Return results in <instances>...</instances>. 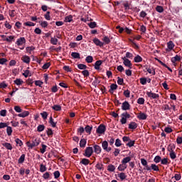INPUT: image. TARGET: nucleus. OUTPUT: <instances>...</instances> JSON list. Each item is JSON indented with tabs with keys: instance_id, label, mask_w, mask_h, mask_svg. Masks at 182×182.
<instances>
[{
	"instance_id": "f257e3e1",
	"label": "nucleus",
	"mask_w": 182,
	"mask_h": 182,
	"mask_svg": "<svg viewBox=\"0 0 182 182\" xmlns=\"http://www.w3.org/2000/svg\"><path fill=\"white\" fill-rule=\"evenodd\" d=\"M39 143H40L39 140L34 139L32 141V144H31L30 141H27L26 145L30 149H33V147H36V146H39Z\"/></svg>"
},
{
	"instance_id": "f03ea898",
	"label": "nucleus",
	"mask_w": 182,
	"mask_h": 182,
	"mask_svg": "<svg viewBox=\"0 0 182 182\" xmlns=\"http://www.w3.org/2000/svg\"><path fill=\"white\" fill-rule=\"evenodd\" d=\"M92 154H93V148L90 146L87 147L84 156H85V157H90Z\"/></svg>"
},
{
	"instance_id": "7ed1b4c3",
	"label": "nucleus",
	"mask_w": 182,
	"mask_h": 182,
	"mask_svg": "<svg viewBox=\"0 0 182 182\" xmlns=\"http://www.w3.org/2000/svg\"><path fill=\"white\" fill-rule=\"evenodd\" d=\"M106 132V126L100 124L97 129V133L98 134H103Z\"/></svg>"
},
{
	"instance_id": "20e7f679",
	"label": "nucleus",
	"mask_w": 182,
	"mask_h": 182,
	"mask_svg": "<svg viewBox=\"0 0 182 182\" xmlns=\"http://www.w3.org/2000/svg\"><path fill=\"white\" fill-rule=\"evenodd\" d=\"M122 110H130V104H129V102H124L122 103Z\"/></svg>"
},
{
	"instance_id": "39448f33",
	"label": "nucleus",
	"mask_w": 182,
	"mask_h": 182,
	"mask_svg": "<svg viewBox=\"0 0 182 182\" xmlns=\"http://www.w3.org/2000/svg\"><path fill=\"white\" fill-rule=\"evenodd\" d=\"M122 59L124 60V65L132 69V62L129 59L126 58V57H124Z\"/></svg>"
},
{
	"instance_id": "423d86ee",
	"label": "nucleus",
	"mask_w": 182,
	"mask_h": 182,
	"mask_svg": "<svg viewBox=\"0 0 182 182\" xmlns=\"http://www.w3.org/2000/svg\"><path fill=\"white\" fill-rule=\"evenodd\" d=\"M25 42H26V40L25 39V38L21 37L17 40L16 43H17L18 46H21V45H23V43H25Z\"/></svg>"
},
{
	"instance_id": "0eeeda50",
	"label": "nucleus",
	"mask_w": 182,
	"mask_h": 182,
	"mask_svg": "<svg viewBox=\"0 0 182 182\" xmlns=\"http://www.w3.org/2000/svg\"><path fill=\"white\" fill-rule=\"evenodd\" d=\"M137 117L139 120H146L147 119V115L143 112H140Z\"/></svg>"
},
{
	"instance_id": "6e6552de",
	"label": "nucleus",
	"mask_w": 182,
	"mask_h": 182,
	"mask_svg": "<svg viewBox=\"0 0 182 182\" xmlns=\"http://www.w3.org/2000/svg\"><path fill=\"white\" fill-rule=\"evenodd\" d=\"M146 95L149 97H151L152 99H157L159 97V95H156L151 92H146Z\"/></svg>"
},
{
	"instance_id": "1a4fd4ad",
	"label": "nucleus",
	"mask_w": 182,
	"mask_h": 182,
	"mask_svg": "<svg viewBox=\"0 0 182 182\" xmlns=\"http://www.w3.org/2000/svg\"><path fill=\"white\" fill-rule=\"evenodd\" d=\"M102 63H103L102 60H100L96 61L95 64V69H96L97 70H99V69H100V66L102 65Z\"/></svg>"
},
{
	"instance_id": "9d476101",
	"label": "nucleus",
	"mask_w": 182,
	"mask_h": 182,
	"mask_svg": "<svg viewBox=\"0 0 182 182\" xmlns=\"http://www.w3.org/2000/svg\"><path fill=\"white\" fill-rule=\"evenodd\" d=\"M94 149L95 153H96L97 154H100V153L102 152V148H100L99 145H95Z\"/></svg>"
},
{
	"instance_id": "9b49d317",
	"label": "nucleus",
	"mask_w": 182,
	"mask_h": 182,
	"mask_svg": "<svg viewBox=\"0 0 182 182\" xmlns=\"http://www.w3.org/2000/svg\"><path fill=\"white\" fill-rule=\"evenodd\" d=\"M129 129H131L132 130H134L135 129H137V124L136 122H131L129 124Z\"/></svg>"
},
{
	"instance_id": "f8f14e48",
	"label": "nucleus",
	"mask_w": 182,
	"mask_h": 182,
	"mask_svg": "<svg viewBox=\"0 0 182 182\" xmlns=\"http://www.w3.org/2000/svg\"><path fill=\"white\" fill-rule=\"evenodd\" d=\"M93 42L97 45V46H103V43L97 38H94Z\"/></svg>"
},
{
	"instance_id": "ddd939ff",
	"label": "nucleus",
	"mask_w": 182,
	"mask_h": 182,
	"mask_svg": "<svg viewBox=\"0 0 182 182\" xmlns=\"http://www.w3.org/2000/svg\"><path fill=\"white\" fill-rule=\"evenodd\" d=\"M181 58L179 55H176L175 57L171 58V62L173 63H176V62H178L179 60H181Z\"/></svg>"
},
{
	"instance_id": "4468645a",
	"label": "nucleus",
	"mask_w": 182,
	"mask_h": 182,
	"mask_svg": "<svg viewBox=\"0 0 182 182\" xmlns=\"http://www.w3.org/2000/svg\"><path fill=\"white\" fill-rule=\"evenodd\" d=\"M22 60L24 62V63H29V62H31V58L28 55H24L22 58Z\"/></svg>"
},
{
	"instance_id": "2eb2a0df",
	"label": "nucleus",
	"mask_w": 182,
	"mask_h": 182,
	"mask_svg": "<svg viewBox=\"0 0 182 182\" xmlns=\"http://www.w3.org/2000/svg\"><path fill=\"white\" fill-rule=\"evenodd\" d=\"M71 56L74 58V59H80V54H79V53L73 52L71 53Z\"/></svg>"
},
{
	"instance_id": "dca6fc26",
	"label": "nucleus",
	"mask_w": 182,
	"mask_h": 182,
	"mask_svg": "<svg viewBox=\"0 0 182 182\" xmlns=\"http://www.w3.org/2000/svg\"><path fill=\"white\" fill-rule=\"evenodd\" d=\"M117 89V85L112 84L110 85V90H109V93H113V90H116Z\"/></svg>"
},
{
	"instance_id": "f3484780",
	"label": "nucleus",
	"mask_w": 182,
	"mask_h": 182,
	"mask_svg": "<svg viewBox=\"0 0 182 182\" xmlns=\"http://www.w3.org/2000/svg\"><path fill=\"white\" fill-rule=\"evenodd\" d=\"M52 109L53 110H55V112H60V110H62V107H60V105H53L52 107Z\"/></svg>"
},
{
	"instance_id": "a211bd4d",
	"label": "nucleus",
	"mask_w": 182,
	"mask_h": 182,
	"mask_svg": "<svg viewBox=\"0 0 182 182\" xmlns=\"http://www.w3.org/2000/svg\"><path fill=\"white\" fill-rule=\"evenodd\" d=\"M15 85H17V86H21V85H23V80L17 78L16 80H14Z\"/></svg>"
},
{
	"instance_id": "6ab92c4d",
	"label": "nucleus",
	"mask_w": 182,
	"mask_h": 182,
	"mask_svg": "<svg viewBox=\"0 0 182 182\" xmlns=\"http://www.w3.org/2000/svg\"><path fill=\"white\" fill-rule=\"evenodd\" d=\"M18 117H27V116H29V112L28 111H25L21 114H18Z\"/></svg>"
},
{
	"instance_id": "aec40b11",
	"label": "nucleus",
	"mask_w": 182,
	"mask_h": 182,
	"mask_svg": "<svg viewBox=\"0 0 182 182\" xmlns=\"http://www.w3.org/2000/svg\"><path fill=\"white\" fill-rule=\"evenodd\" d=\"M92 129H93L92 127L87 125L85 128V130L86 133H88V134H90V133H92Z\"/></svg>"
},
{
	"instance_id": "412c9836",
	"label": "nucleus",
	"mask_w": 182,
	"mask_h": 182,
	"mask_svg": "<svg viewBox=\"0 0 182 182\" xmlns=\"http://www.w3.org/2000/svg\"><path fill=\"white\" fill-rule=\"evenodd\" d=\"M130 160H132V158H130V156H127L122 160V164H127Z\"/></svg>"
},
{
	"instance_id": "4be33fe9",
	"label": "nucleus",
	"mask_w": 182,
	"mask_h": 182,
	"mask_svg": "<svg viewBox=\"0 0 182 182\" xmlns=\"http://www.w3.org/2000/svg\"><path fill=\"white\" fill-rule=\"evenodd\" d=\"M126 168H127V166L123 164L122 165H119V166L118 167V170L119 171H123L124 170H126Z\"/></svg>"
},
{
	"instance_id": "5701e85b",
	"label": "nucleus",
	"mask_w": 182,
	"mask_h": 182,
	"mask_svg": "<svg viewBox=\"0 0 182 182\" xmlns=\"http://www.w3.org/2000/svg\"><path fill=\"white\" fill-rule=\"evenodd\" d=\"M80 163L81 164H84V166H87V164L90 163V161H89V159H82Z\"/></svg>"
},
{
	"instance_id": "b1692460",
	"label": "nucleus",
	"mask_w": 182,
	"mask_h": 182,
	"mask_svg": "<svg viewBox=\"0 0 182 182\" xmlns=\"http://www.w3.org/2000/svg\"><path fill=\"white\" fill-rule=\"evenodd\" d=\"M86 146V139H82L80 141V147H85Z\"/></svg>"
},
{
	"instance_id": "393cba45",
	"label": "nucleus",
	"mask_w": 182,
	"mask_h": 182,
	"mask_svg": "<svg viewBox=\"0 0 182 182\" xmlns=\"http://www.w3.org/2000/svg\"><path fill=\"white\" fill-rule=\"evenodd\" d=\"M2 146H4V147H6L7 150H11L12 149V145H11V144L9 143H4L2 144Z\"/></svg>"
},
{
	"instance_id": "a878e982",
	"label": "nucleus",
	"mask_w": 182,
	"mask_h": 182,
	"mask_svg": "<svg viewBox=\"0 0 182 182\" xmlns=\"http://www.w3.org/2000/svg\"><path fill=\"white\" fill-rule=\"evenodd\" d=\"M85 60L87 63H92V62H93V57H92V55H88Z\"/></svg>"
},
{
	"instance_id": "bb28decb",
	"label": "nucleus",
	"mask_w": 182,
	"mask_h": 182,
	"mask_svg": "<svg viewBox=\"0 0 182 182\" xmlns=\"http://www.w3.org/2000/svg\"><path fill=\"white\" fill-rule=\"evenodd\" d=\"M45 130V125L43 124H40L38 125V128H37V131L41 132H43Z\"/></svg>"
},
{
	"instance_id": "cd10ccee",
	"label": "nucleus",
	"mask_w": 182,
	"mask_h": 182,
	"mask_svg": "<svg viewBox=\"0 0 182 182\" xmlns=\"http://www.w3.org/2000/svg\"><path fill=\"white\" fill-rule=\"evenodd\" d=\"M142 61H143V58L140 55H136L134 58V62H136V63Z\"/></svg>"
},
{
	"instance_id": "c85d7f7f",
	"label": "nucleus",
	"mask_w": 182,
	"mask_h": 182,
	"mask_svg": "<svg viewBox=\"0 0 182 182\" xmlns=\"http://www.w3.org/2000/svg\"><path fill=\"white\" fill-rule=\"evenodd\" d=\"M73 16H72V15L66 16L65 18V22H72V21H73Z\"/></svg>"
},
{
	"instance_id": "c756f323",
	"label": "nucleus",
	"mask_w": 182,
	"mask_h": 182,
	"mask_svg": "<svg viewBox=\"0 0 182 182\" xmlns=\"http://www.w3.org/2000/svg\"><path fill=\"white\" fill-rule=\"evenodd\" d=\"M99 83H100V81L97 79V77H95V80L92 82L93 86H95V87H96V86H97V85H99Z\"/></svg>"
},
{
	"instance_id": "7c9ffc66",
	"label": "nucleus",
	"mask_w": 182,
	"mask_h": 182,
	"mask_svg": "<svg viewBox=\"0 0 182 182\" xmlns=\"http://www.w3.org/2000/svg\"><path fill=\"white\" fill-rule=\"evenodd\" d=\"M151 168L154 170V171H159L160 169H159V166L156 164H151Z\"/></svg>"
},
{
	"instance_id": "2f4dec72",
	"label": "nucleus",
	"mask_w": 182,
	"mask_h": 182,
	"mask_svg": "<svg viewBox=\"0 0 182 182\" xmlns=\"http://www.w3.org/2000/svg\"><path fill=\"white\" fill-rule=\"evenodd\" d=\"M88 26H90V28H91V29H93L94 28H96V26H97V24L96 23V22H90L88 23Z\"/></svg>"
},
{
	"instance_id": "473e14b6",
	"label": "nucleus",
	"mask_w": 182,
	"mask_h": 182,
	"mask_svg": "<svg viewBox=\"0 0 182 182\" xmlns=\"http://www.w3.org/2000/svg\"><path fill=\"white\" fill-rule=\"evenodd\" d=\"M77 68H78V69L83 70L86 69L87 68V66H86V65H85V64H78Z\"/></svg>"
},
{
	"instance_id": "72a5a7b5",
	"label": "nucleus",
	"mask_w": 182,
	"mask_h": 182,
	"mask_svg": "<svg viewBox=\"0 0 182 182\" xmlns=\"http://www.w3.org/2000/svg\"><path fill=\"white\" fill-rule=\"evenodd\" d=\"M157 12H159L160 14H161V12L164 11V9H163V6H157L156 8Z\"/></svg>"
},
{
	"instance_id": "f704fd0d",
	"label": "nucleus",
	"mask_w": 182,
	"mask_h": 182,
	"mask_svg": "<svg viewBox=\"0 0 182 182\" xmlns=\"http://www.w3.org/2000/svg\"><path fill=\"white\" fill-rule=\"evenodd\" d=\"M109 146V144L107 143V141H104L102 142V148L104 149V150H107V147Z\"/></svg>"
},
{
	"instance_id": "c9c22d12",
	"label": "nucleus",
	"mask_w": 182,
	"mask_h": 182,
	"mask_svg": "<svg viewBox=\"0 0 182 182\" xmlns=\"http://www.w3.org/2000/svg\"><path fill=\"white\" fill-rule=\"evenodd\" d=\"M40 25L42 28H48V22L47 21H39Z\"/></svg>"
},
{
	"instance_id": "e433bc0d",
	"label": "nucleus",
	"mask_w": 182,
	"mask_h": 182,
	"mask_svg": "<svg viewBox=\"0 0 182 182\" xmlns=\"http://www.w3.org/2000/svg\"><path fill=\"white\" fill-rule=\"evenodd\" d=\"M168 48L170 49V50H171L173 49V48H174V43H173V41H169L168 43Z\"/></svg>"
},
{
	"instance_id": "4c0bfd02",
	"label": "nucleus",
	"mask_w": 182,
	"mask_h": 182,
	"mask_svg": "<svg viewBox=\"0 0 182 182\" xmlns=\"http://www.w3.org/2000/svg\"><path fill=\"white\" fill-rule=\"evenodd\" d=\"M6 132H7L8 136H11L12 135V127L7 126Z\"/></svg>"
},
{
	"instance_id": "58836bf2",
	"label": "nucleus",
	"mask_w": 182,
	"mask_h": 182,
	"mask_svg": "<svg viewBox=\"0 0 182 182\" xmlns=\"http://www.w3.org/2000/svg\"><path fill=\"white\" fill-rule=\"evenodd\" d=\"M40 171L41 173H45V171H46V166H44L43 164H41V166H40Z\"/></svg>"
},
{
	"instance_id": "ea45409f",
	"label": "nucleus",
	"mask_w": 182,
	"mask_h": 182,
	"mask_svg": "<svg viewBox=\"0 0 182 182\" xmlns=\"http://www.w3.org/2000/svg\"><path fill=\"white\" fill-rule=\"evenodd\" d=\"M49 123L51 124L53 127H56V123L53 122V118H52V117H50Z\"/></svg>"
},
{
	"instance_id": "a19ab883",
	"label": "nucleus",
	"mask_w": 182,
	"mask_h": 182,
	"mask_svg": "<svg viewBox=\"0 0 182 182\" xmlns=\"http://www.w3.org/2000/svg\"><path fill=\"white\" fill-rule=\"evenodd\" d=\"M154 161L155 163H160V161H161V157L160 156H156L154 159Z\"/></svg>"
},
{
	"instance_id": "79ce46f5",
	"label": "nucleus",
	"mask_w": 182,
	"mask_h": 182,
	"mask_svg": "<svg viewBox=\"0 0 182 182\" xmlns=\"http://www.w3.org/2000/svg\"><path fill=\"white\" fill-rule=\"evenodd\" d=\"M169 156L171 159H172V160H174V159L177 157V156L176 155V152L174 151L170 152Z\"/></svg>"
},
{
	"instance_id": "37998d69",
	"label": "nucleus",
	"mask_w": 182,
	"mask_h": 182,
	"mask_svg": "<svg viewBox=\"0 0 182 182\" xmlns=\"http://www.w3.org/2000/svg\"><path fill=\"white\" fill-rule=\"evenodd\" d=\"M50 43L53 45H58V38H51Z\"/></svg>"
},
{
	"instance_id": "c03bdc74",
	"label": "nucleus",
	"mask_w": 182,
	"mask_h": 182,
	"mask_svg": "<svg viewBox=\"0 0 182 182\" xmlns=\"http://www.w3.org/2000/svg\"><path fill=\"white\" fill-rule=\"evenodd\" d=\"M115 146L117 147H120V146H122V141H120L119 139H116Z\"/></svg>"
},
{
	"instance_id": "a18cd8bd",
	"label": "nucleus",
	"mask_w": 182,
	"mask_h": 182,
	"mask_svg": "<svg viewBox=\"0 0 182 182\" xmlns=\"http://www.w3.org/2000/svg\"><path fill=\"white\" fill-rule=\"evenodd\" d=\"M107 170L108 171H114V170H116V168L113 165H109Z\"/></svg>"
},
{
	"instance_id": "49530a36",
	"label": "nucleus",
	"mask_w": 182,
	"mask_h": 182,
	"mask_svg": "<svg viewBox=\"0 0 182 182\" xmlns=\"http://www.w3.org/2000/svg\"><path fill=\"white\" fill-rule=\"evenodd\" d=\"M137 103L139 105H144V98L143 97L139 98L137 100Z\"/></svg>"
},
{
	"instance_id": "de8ad7c7",
	"label": "nucleus",
	"mask_w": 182,
	"mask_h": 182,
	"mask_svg": "<svg viewBox=\"0 0 182 182\" xmlns=\"http://www.w3.org/2000/svg\"><path fill=\"white\" fill-rule=\"evenodd\" d=\"M122 117H125L127 119H130L131 116L130 114L127 113V112H124L122 114Z\"/></svg>"
},
{
	"instance_id": "09e8293b",
	"label": "nucleus",
	"mask_w": 182,
	"mask_h": 182,
	"mask_svg": "<svg viewBox=\"0 0 182 182\" xmlns=\"http://www.w3.org/2000/svg\"><path fill=\"white\" fill-rule=\"evenodd\" d=\"M14 110L16 112H17V113H21V112H22V109H21V107H19V106H15Z\"/></svg>"
},
{
	"instance_id": "8fccbe9b",
	"label": "nucleus",
	"mask_w": 182,
	"mask_h": 182,
	"mask_svg": "<svg viewBox=\"0 0 182 182\" xmlns=\"http://www.w3.org/2000/svg\"><path fill=\"white\" fill-rule=\"evenodd\" d=\"M43 119H44V120H46V119H48V112H43L42 113H41Z\"/></svg>"
},
{
	"instance_id": "3c124183",
	"label": "nucleus",
	"mask_w": 182,
	"mask_h": 182,
	"mask_svg": "<svg viewBox=\"0 0 182 182\" xmlns=\"http://www.w3.org/2000/svg\"><path fill=\"white\" fill-rule=\"evenodd\" d=\"M23 161H25V154H22L18 159V163L20 164L23 163Z\"/></svg>"
},
{
	"instance_id": "603ef678",
	"label": "nucleus",
	"mask_w": 182,
	"mask_h": 182,
	"mask_svg": "<svg viewBox=\"0 0 182 182\" xmlns=\"http://www.w3.org/2000/svg\"><path fill=\"white\" fill-rule=\"evenodd\" d=\"M54 177L55 178H59V177H60V173L59 172V171H56L54 172Z\"/></svg>"
},
{
	"instance_id": "864d4df0",
	"label": "nucleus",
	"mask_w": 182,
	"mask_h": 182,
	"mask_svg": "<svg viewBox=\"0 0 182 182\" xmlns=\"http://www.w3.org/2000/svg\"><path fill=\"white\" fill-rule=\"evenodd\" d=\"M42 149H41V153H42V154H43V153H45V151H46V145L45 144H42Z\"/></svg>"
},
{
	"instance_id": "5fc2aeb1",
	"label": "nucleus",
	"mask_w": 182,
	"mask_h": 182,
	"mask_svg": "<svg viewBox=\"0 0 182 182\" xmlns=\"http://www.w3.org/2000/svg\"><path fill=\"white\" fill-rule=\"evenodd\" d=\"M140 82L141 85H146V83H147V79H146L145 77H141L140 78Z\"/></svg>"
},
{
	"instance_id": "6e6d98bb",
	"label": "nucleus",
	"mask_w": 182,
	"mask_h": 182,
	"mask_svg": "<svg viewBox=\"0 0 182 182\" xmlns=\"http://www.w3.org/2000/svg\"><path fill=\"white\" fill-rule=\"evenodd\" d=\"M82 73L83 75V76L87 77V76H89V70H85L83 71H82Z\"/></svg>"
},
{
	"instance_id": "4d7b16f0",
	"label": "nucleus",
	"mask_w": 182,
	"mask_h": 182,
	"mask_svg": "<svg viewBox=\"0 0 182 182\" xmlns=\"http://www.w3.org/2000/svg\"><path fill=\"white\" fill-rule=\"evenodd\" d=\"M124 95L126 97H130V91H129V90H127L124 92Z\"/></svg>"
},
{
	"instance_id": "13d9d810",
	"label": "nucleus",
	"mask_w": 182,
	"mask_h": 182,
	"mask_svg": "<svg viewBox=\"0 0 182 182\" xmlns=\"http://www.w3.org/2000/svg\"><path fill=\"white\" fill-rule=\"evenodd\" d=\"M104 42H105L107 44L110 43V38H109L107 36H105L103 38Z\"/></svg>"
},
{
	"instance_id": "bf43d9fd",
	"label": "nucleus",
	"mask_w": 182,
	"mask_h": 182,
	"mask_svg": "<svg viewBox=\"0 0 182 182\" xmlns=\"http://www.w3.org/2000/svg\"><path fill=\"white\" fill-rule=\"evenodd\" d=\"M121 123L122 124H126V123H127V119L124 117H122L121 119Z\"/></svg>"
},
{
	"instance_id": "052dcab7",
	"label": "nucleus",
	"mask_w": 182,
	"mask_h": 182,
	"mask_svg": "<svg viewBox=\"0 0 182 182\" xmlns=\"http://www.w3.org/2000/svg\"><path fill=\"white\" fill-rule=\"evenodd\" d=\"M119 178H121L122 180H124L126 178V173H121L119 175Z\"/></svg>"
},
{
	"instance_id": "680f3d73",
	"label": "nucleus",
	"mask_w": 182,
	"mask_h": 182,
	"mask_svg": "<svg viewBox=\"0 0 182 182\" xmlns=\"http://www.w3.org/2000/svg\"><path fill=\"white\" fill-rule=\"evenodd\" d=\"M49 66H50V63H46L42 67L43 69H48Z\"/></svg>"
},
{
	"instance_id": "e2e57ef3",
	"label": "nucleus",
	"mask_w": 182,
	"mask_h": 182,
	"mask_svg": "<svg viewBox=\"0 0 182 182\" xmlns=\"http://www.w3.org/2000/svg\"><path fill=\"white\" fill-rule=\"evenodd\" d=\"M0 116H3V117H5V116H6V109H2L0 112Z\"/></svg>"
},
{
	"instance_id": "0e129e2a",
	"label": "nucleus",
	"mask_w": 182,
	"mask_h": 182,
	"mask_svg": "<svg viewBox=\"0 0 182 182\" xmlns=\"http://www.w3.org/2000/svg\"><path fill=\"white\" fill-rule=\"evenodd\" d=\"M26 50H27V52H28L29 53H31V52L32 50H35V47H33V46L27 47V48H26Z\"/></svg>"
},
{
	"instance_id": "69168bd1",
	"label": "nucleus",
	"mask_w": 182,
	"mask_h": 182,
	"mask_svg": "<svg viewBox=\"0 0 182 182\" xmlns=\"http://www.w3.org/2000/svg\"><path fill=\"white\" fill-rule=\"evenodd\" d=\"M161 164H168V161L167 158H164L162 160L161 159Z\"/></svg>"
},
{
	"instance_id": "338daca9",
	"label": "nucleus",
	"mask_w": 182,
	"mask_h": 182,
	"mask_svg": "<svg viewBox=\"0 0 182 182\" xmlns=\"http://www.w3.org/2000/svg\"><path fill=\"white\" fill-rule=\"evenodd\" d=\"M176 143L177 144H182V137L181 136H178L176 139Z\"/></svg>"
},
{
	"instance_id": "774afa93",
	"label": "nucleus",
	"mask_w": 182,
	"mask_h": 182,
	"mask_svg": "<svg viewBox=\"0 0 182 182\" xmlns=\"http://www.w3.org/2000/svg\"><path fill=\"white\" fill-rule=\"evenodd\" d=\"M29 73H31V72L29 71V70H26L23 73V76L28 77V75H29Z\"/></svg>"
}]
</instances>
